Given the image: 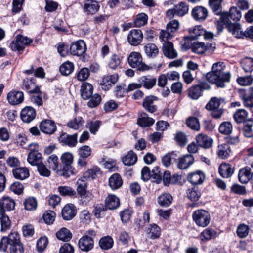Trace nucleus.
Returning <instances> with one entry per match:
<instances>
[{
	"label": "nucleus",
	"mask_w": 253,
	"mask_h": 253,
	"mask_svg": "<svg viewBox=\"0 0 253 253\" xmlns=\"http://www.w3.org/2000/svg\"><path fill=\"white\" fill-rule=\"evenodd\" d=\"M225 65L219 62L213 64L212 71L208 73L206 78L208 82L214 84L217 87L223 88L225 83L230 81L231 75L229 72H224Z\"/></svg>",
	"instance_id": "f257e3e1"
},
{
	"label": "nucleus",
	"mask_w": 253,
	"mask_h": 253,
	"mask_svg": "<svg viewBox=\"0 0 253 253\" xmlns=\"http://www.w3.org/2000/svg\"><path fill=\"white\" fill-rule=\"evenodd\" d=\"M221 98L216 97L210 99L206 105V109L211 112V115L215 119L221 118L223 113V109L219 108L221 104Z\"/></svg>",
	"instance_id": "f03ea898"
},
{
	"label": "nucleus",
	"mask_w": 253,
	"mask_h": 253,
	"mask_svg": "<svg viewBox=\"0 0 253 253\" xmlns=\"http://www.w3.org/2000/svg\"><path fill=\"white\" fill-rule=\"evenodd\" d=\"M192 218L197 225L202 227L207 226L211 220V216L209 212L202 209L194 211Z\"/></svg>",
	"instance_id": "7ed1b4c3"
},
{
	"label": "nucleus",
	"mask_w": 253,
	"mask_h": 253,
	"mask_svg": "<svg viewBox=\"0 0 253 253\" xmlns=\"http://www.w3.org/2000/svg\"><path fill=\"white\" fill-rule=\"evenodd\" d=\"M127 60L129 65L132 68H137L138 70L144 71L150 69L148 65L143 63L142 56L139 52H131L129 54Z\"/></svg>",
	"instance_id": "20e7f679"
},
{
	"label": "nucleus",
	"mask_w": 253,
	"mask_h": 253,
	"mask_svg": "<svg viewBox=\"0 0 253 253\" xmlns=\"http://www.w3.org/2000/svg\"><path fill=\"white\" fill-rule=\"evenodd\" d=\"M20 243V235L16 232H12L8 236H4L1 239L0 251L6 252L9 246Z\"/></svg>",
	"instance_id": "39448f33"
},
{
	"label": "nucleus",
	"mask_w": 253,
	"mask_h": 253,
	"mask_svg": "<svg viewBox=\"0 0 253 253\" xmlns=\"http://www.w3.org/2000/svg\"><path fill=\"white\" fill-rule=\"evenodd\" d=\"M32 40L21 35H17L11 42L10 47L13 51H23L25 46L29 45Z\"/></svg>",
	"instance_id": "423d86ee"
},
{
	"label": "nucleus",
	"mask_w": 253,
	"mask_h": 253,
	"mask_svg": "<svg viewBox=\"0 0 253 253\" xmlns=\"http://www.w3.org/2000/svg\"><path fill=\"white\" fill-rule=\"evenodd\" d=\"M61 160L63 164L62 168V174H74V169L72 168L71 165L73 161V155L69 152L63 153L61 157Z\"/></svg>",
	"instance_id": "0eeeda50"
},
{
	"label": "nucleus",
	"mask_w": 253,
	"mask_h": 253,
	"mask_svg": "<svg viewBox=\"0 0 253 253\" xmlns=\"http://www.w3.org/2000/svg\"><path fill=\"white\" fill-rule=\"evenodd\" d=\"M210 88V86L208 83H201L200 84L192 86L189 89L188 96L191 99L196 100L202 95L204 90H208Z\"/></svg>",
	"instance_id": "6e6552de"
},
{
	"label": "nucleus",
	"mask_w": 253,
	"mask_h": 253,
	"mask_svg": "<svg viewBox=\"0 0 253 253\" xmlns=\"http://www.w3.org/2000/svg\"><path fill=\"white\" fill-rule=\"evenodd\" d=\"M241 12L237 7H231L229 12H224L221 14V18L224 22L239 21L241 18Z\"/></svg>",
	"instance_id": "1a4fd4ad"
},
{
	"label": "nucleus",
	"mask_w": 253,
	"mask_h": 253,
	"mask_svg": "<svg viewBox=\"0 0 253 253\" xmlns=\"http://www.w3.org/2000/svg\"><path fill=\"white\" fill-rule=\"evenodd\" d=\"M143 38V33L140 30L132 29L127 35V41L131 45L137 46L142 42Z\"/></svg>",
	"instance_id": "9d476101"
},
{
	"label": "nucleus",
	"mask_w": 253,
	"mask_h": 253,
	"mask_svg": "<svg viewBox=\"0 0 253 253\" xmlns=\"http://www.w3.org/2000/svg\"><path fill=\"white\" fill-rule=\"evenodd\" d=\"M86 50V44L83 40H79L72 43L70 47V53L74 56H82L85 52Z\"/></svg>",
	"instance_id": "9b49d317"
},
{
	"label": "nucleus",
	"mask_w": 253,
	"mask_h": 253,
	"mask_svg": "<svg viewBox=\"0 0 253 253\" xmlns=\"http://www.w3.org/2000/svg\"><path fill=\"white\" fill-rule=\"evenodd\" d=\"M192 16L197 21L203 22L207 18L208 14L207 9L202 6L194 7L191 12Z\"/></svg>",
	"instance_id": "f8f14e48"
},
{
	"label": "nucleus",
	"mask_w": 253,
	"mask_h": 253,
	"mask_svg": "<svg viewBox=\"0 0 253 253\" xmlns=\"http://www.w3.org/2000/svg\"><path fill=\"white\" fill-rule=\"evenodd\" d=\"M158 98L155 96L150 95L146 97L143 101V107L148 112L153 113L157 110L156 102Z\"/></svg>",
	"instance_id": "ddd939ff"
},
{
	"label": "nucleus",
	"mask_w": 253,
	"mask_h": 253,
	"mask_svg": "<svg viewBox=\"0 0 253 253\" xmlns=\"http://www.w3.org/2000/svg\"><path fill=\"white\" fill-rule=\"evenodd\" d=\"M34 78H26L23 81L22 88L29 93H41L39 87L37 86Z\"/></svg>",
	"instance_id": "4468645a"
},
{
	"label": "nucleus",
	"mask_w": 253,
	"mask_h": 253,
	"mask_svg": "<svg viewBox=\"0 0 253 253\" xmlns=\"http://www.w3.org/2000/svg\"><path fill=\"white\" fill-rule=\"evenodd\" d=\"M78 246L82 251L88 252L93 248L94 241L92 237L84 235L79 240Z\"/></svg>",
	"instance_id": "2eb2a0df"
},
{
	"label": "nucleus",
	"mask_w": 253,
	"mask_h": 253,
	"mask_svg": "<svg viewBox=\"0 0 253 253\" xmlns=\"http://www.w3.org/2000/svg\"><path fill=\"white\" fill-rule=\"evenodd\" d=\"M36 115L35 110L32 107L26 106L21 111L20 117L25 123H30L33 121Z\"/></svg>",
	"instance_id": "dca6fc26"
},
{
	"label": "nucleus",
	"mask_w": 253,
	"mask_h": 253,
	"mask_svg": "<svg viewBox=\"0 0 253 253\" xmlns=\"http://www.w3.org/2000/svg\"><path fill=\"white\" fill-rule=\"evenodd\" d=\"M40 128L44 133L52 134L56 131V126L53 121L45 119L41 122Z\"/></svg>",
	"instance_id": "f3484780"
},
{
	"label": "nucleus",
	"mask_w": 253,
	"mask_h": 253,
	"mask_svg": "<svg viewBox=\"0 0 253 253\" xmlns=\"http://www.w3.org/2000/svg\"><path fill=\"white\" fill-rule=\"evenodd\" d=\"M227 30L236 38H243V31L241 30V25L238 23L231 22H224Z\"/></svg>",
	"instance_id": "a211bd4d"
},
{
	"label": "nucleus",
	"mask_w": 253,
	"mask_h": 253,
	"mask_svg": "<svg viewBox=\"0 0 253 253\" xmlns=\"http://www.w3.org/2000/svg\"><path fill=\"white\" fill-rule=\"evenodd\" d=\"M196 140L198 146L205 149L210 148L213 143L212 138L203 133L198 134L196 137Z\"/></svg>",
	"instance_id": "6ab92c4d"
},
{
	"label": "nucleus",
	"mask_w": 253,
	"mask_h": 253,
	"mask_svg": "<svg viewBox=\"0 0 253 253\" xmlns=\"http://www.w3.org/2000/svg\"><path fill=\"white\" fill-rule=\"evenodd\" d=\"M7 100L11 105L19 104L24 100V94L20 91H10L7 94Z\"/></svg>",
	"instance_id": "aec40b11"
},
{
	"label": "nucleus",
	"mask_w": 253,
	"mask_h": 253,
	"mask_svg": "<svg viewBox=\"0 0 253 253\" xmlns=\"http://www.w3.org/2000/svg\"><path fill=\"white\" fill-rule=\"evenodd\" d=\"M61 214L65 220L72 219L76 214L75 206L72 204L66 205L62 209Z\"/></svg>",
	"instance_id": "412c9836"
},
{
	"label": "nucleus",
	"mask_w": 253,
	"mask_h": 253,
	"mask_svg": "<svg viewBox=\"0 0 253 253\" xmlns=\"http://www.w3.org/2000/svg\"><path fill=\"white\" fill-rule=\"evenodd\" d=\"M164 55L169 59H174L177 57V52L174 49L173 43L170 42H165L163 45Z\"/></svg>",
	"instance_id": "4be33fe9"
},
{
	"label": "nucleus",
	"mask_w": 253,
	"mask_h": 253,
	"mask_svg": "<svg viewBox=\"0 0 253 253\" xmlns=\"http://www.w3.org/2000/svg\"><path fill=\"white\" fill-rule=\"evenodd\" d=\"M194 161V158L191 154H186L179 158L177 167L180 169H186L188 168Z\"/></svg>",
	"instance_id": "5701e85b"
},
{
	"label": "nucleus",
	"mask_w": 253,
	"mask_h": 253,
	"mask_svg": "<svg viewBox=\"0 0 253 253\" xmlns=\"http://www.w3.org/2000/svg\"><path fill=\"white\" fill-rule=\"evenodd\" d=\"M99 3L93 0H86L84 2L83 8L87 14H95L99 9Z\"/></svg>",
	"instance_id": "b1692460"
},
{
	"label": "nucleus",
	"mask_w": 253,
	"mask_h": 253,
	"mask_svg": "<svg viewBox=\"0 0 253 253\" xmlns=\"http://www.w3.org/2000/svg\"><path fill=\"white\" fill-rule=\"evenodd\" d=\"M77 133H75L73 135H67L66 134H63L61 137V142L65 145H68L69 147H75L77 143Z\"/></svg>",
	"instance_id": "393cba45"
},
{
	"label": "nucleus",
	"mask_w": 253,
	"mask_h": 253,
	"mask_svg": "<svg viewBox=\"0 0 253 253\" xmlns=\"http://www.w3.org/2000/svg\"><path fill=\"white\" fill-rule=\"evenodd\" d=\"M138 82L140 86H143L145 88H152L156 83V79L150 76H142L139 78Z\"/></svg>",
	"instance_id": "a878e982"
},
{
	"label": "nucleus",
	"mask_w": 253,
	"mask_h": 253,
	"mask_svg": "<svg viewBox=\"0 0 253 253\" xmlns=\"http://www.w3.org/2000/svg\"><path fill=\"white\" fill-rule=\"evenodd\" d=\"M14 207L15 202L10 197H3L0 201V210H2L4 213L14 209Z\"/></svg>",
	"instance_id": "bb28decb"
},
{
	"label": "nucleus",
	"mask_w": 253,
	"mask_h": 253,
	"mask_svg": "<svg viewBox=\"0 0 253 253\" xmlns=\"http://www.w3.org/2000/svg\"><path fill=\"white\" fill-rule=\"evenodd\" d=\"M155 120L145 113H142L137 119V124L142 127H148L154 124Z\"/></svg>",
	"instance_id": "cd10ccee"
},
{
	"label": "nucleus",
	"mask_w": 253,
	"mask_h": 253,
	"mask_svg": "<svg viewBox=\"0 0 253 253\" xmlns=\"http://www.w3.org/2000/svg\"><path fill=\"white\" fill-rule=\"evenodd\" d=\"M231 150L228 144L223 143L219 145L217 151V154L221 159H226L230 156Z\"/></svg>",
	"instance_id": "c85d7f7f"
},
{
	"label": "nucleus",
	"mask_w": 253,
	"mask_h": 253,
	"mask_svg": "<svg viewBox=\"0 0 253 253\" xmlns=\"http://www.w3.org/2000/svg\"><path fill=\"white\" fill-rule=\"evenodd\" d=\"M93 90V88L91 84L86 82L83 83L81 88L82 98L85 100L89 99L92 95Z\"/></svg>",
	"instance_id": "c756f323"
},
{
	"label": "nucleus",
	"mask_w": 253,
	"mask_h": 253,
	"mask_svg": "<svg viewBox=\"0 0 253 253\" xmlns=\"http://www.w3.org/2000/svg\"><path fill=\"white\" fill-rule=\"evenodd\" d=\"M137 160L136 154L132 151H129L126 155L122 158L123 164L126 166H132L134 165Z\"/></svg>",
	"instance_id": "7c9ffc66"
},
{
	"label": "nucleus",
	"mask_w": 253,
	"mask_h": 253,
	"mask_svg": "<svg viewBox=\"0 0 253 253\" xmlns=\"http://www.w3.org/2000/svg\"><path fill=\"white\" fill-rule=\"evenodd\" d=\"M0 220L1 222V231H6L9 229L11 226V222L9 217L4 213L2 210H0Z\"/></svg>",
	"instance_id": "2f4dec72"
},
{
	"label": "nucleus",
	"mask_w": 253,
	"mask_h": 253,
	"mask_svg": "<svg viewBox=\"0 0 253 253\" xmlns=\"http://www.w3.org/2000/svg\"><path fill=\"white\" fill-rule=\"evenodd\" d=\"M106 207L110 210L117 208L120 205L119 198L114 195H109L105 199Z\"/></svg>",
	"instance_id": "473e14b6"
},
{
	"label": "nucleus",
	"mask_w": 253,
	"mask_h": 253,
	"mask_svg": "<svg viewBox=\"0 0 253 253\" xmlns=\"http://www.w3.org/2000/svg\"><path fill=\"white\" fill-rule=\"evenodd\" d=\"M84 121L82 117H77L73 119L72 120L69 121L67 124V126L70 128L78 130L82 127L84 125Z\"/></svg>",
	"instance_id": "72a5a7b5"
},
{
	"label": "nucleus",
	"mask_w": 253,
	"mask_h": 253,
	"mask_svg": "<svg viewBox=\"0 0 253 253\" xmlns=\"http://www.w3.org/2000/svg\"><path fill=\"white\" fill-rule=\"evenodd\" d=\"M172 197L168 193H164L159 196L158 198L159 204L163 207H168L172 203Z\"/></svg>",
	"instance_id": "f704fd0d"
},
{
	"label": "nucleus",
	"mask_w": 253,
	"mask_h": 253,
	"mask_svg": "<svg viewBox=\"0 0 253 253\" xmlns=\"http://www.w3.org/2000/svg\"><path fill=\"white\" fill-rule=\"evenodd\" d=\"M99 244L102 249L107 250L113 247L114 241L111 236H106L100 239Z\"/></svg>",
	"instance_id": "c9c22d12"
},
{
	"label": "nucleus",
	"mask_w": 253,
	"mask_h": 253,
	"mask_svg": "<svg viewBox=\"0 0 253 253\" xmlns=\"http://www.w3.org/2000/svg\"><path fill=\"white\" fill-rule=\"evenodd\" d=\"M123 184L120 175H112L109 179V185L113 190L119 188Z\"/></svg>",
	"instance_id": "e433bc0d"
},
{
	"label": "nucleus",
	"mask_w": 253,
	"mask_h": 253,
	"mask_svg": "<svg viewBox=\"0 0 253 253\" xmlns=\"http://www.w3.org/2000/svg\"><path fill=\"white\" fill-rule=\"evenodd\" d=\"M243 131L246 137L250 138L253 136V119L248 120L245 122Z\"/></svg>",
	"instance_id": "4c0bfd02"
},
{
	"label": "nucleus",
	"mask_w": 253,
	"mask_h": 253,
	"mask_svg": "<svg viewBox=\"0 0 253 253\" xmlns=\"http://www.w3.org/2000/svg\"><path fill=\"white\" fill-rule=\"evenodd\" d=\"M56 235L59 240L67 242L69 241L72 237L70 230L65 227L62 228L57 232Z\"/></svg>",
	"instance_id": "58836bf2"
},
{
	"label": "nucleus",
	"mask_w": 253,
	"mask_h": 253,
	"mask_svg": "<svg viewBox=\"0 0 253 253\" xmlns=\"http://www.w3.org/2000/svg\"><path fill=\"white\" fill-rule=\"evenodd\" d=\"M145 54L149 57H156L159 52L158 48L154 43H148L144 47Z\"/></svg>",
	"instance_id": "ea45409f"
},
{
	"label": "nucleus",
	"mask_w": 253,
	"mask_h": 253,
	"mask_svg": "<svg viewBox=\"0 0 253 253\" xmlns=\"http://www.w3.org/2000/svg\"><path fill=\"white\" fill-rule=\"evenodd\" d=\"M249 232V226L244 223L240 224L236 229V234L240 238H245L247 237Z\"/></svg>",
	"instance_id": "a19ab883"
},
{
	"label": "nucleus",
	"mask_w": 253,
	"mask_h": 253,
	"mask_svg": "<svg viewBox=\"0 0 253 253\" xmlns=\"http://www.w3.org/2000/svg\"><path fill=\"white\" fill-rule=\"evenodd\" d=\"M248 117L247 111L243 109L237 110L234 114V118L237 123H244Z\"/></svg>",
	"instance_id": "79ce46f5"
},
{
	"label": "nucleus",
	"mask_w": 253,
	"mask_h": 253,
	"mask_svg": "<svg viewBox=\"0 0 253 253\" xmlns=\"http://www.w3.org/2000/svg\"><path fill=\"white\" fill-rule=\"evenodd\" d=\"M42 154L40 153H29L27 161L32 166H36L42 162Z\"/></svg>",
	"instance_id": "37998d69"
},
{
	"label": "nucleus",
	"mask_w": 253,
	"mask_h": 253,
	"mask_svg": "<svg viewBox=\"0 0 253 253\" xmlns=\"http://www.w3.org/2000/svg\"><path fill=\"white\" fill-rule=\"evenodd\" d=\"M217 236V232L216 231L211 228H207L205 229L201 233V240L202 241L205 240H209L212 238H215Z\"/></svg>",
	"instance_id": "c03bdc74"
},
{
	"label": "nucleus",
	"mask_w": 253,
	"mask_h": 253,
	"mask_svg": "<svg viewBox=\"0 0 253 253\" xmlns=\"http://www.w3.org/2000/svg\"><path fill=\"white\" fill-rule=\"evenodd\" d=\"M191 48L193 52L198 54H203L206 51V44L203 42H193Z\"/></svg>",
	"instance_id": "a18cd8bd"
},
{
	"label": "nucleus",
	"mask_w": 253,
	"mask_h": 253,
	"mask_svg": "<svg viewBox=\"0 0 253 253\" xmlns=\"http://www.w3.org/2000/svg\"><path fill=\"white\" fill-rule=\"evenodd\" d=\"M148 234L152 239L158 238L161 235L160 228L155 224H151L148 228Z\"/></svg>",
	"instance_id": "49530a36"
},
{
	"label": "nucleus",
	"mask_w": 253,
	"mask_h": 253,
	"mask_svg": "<svg viewBox=\"0 0 253 253\" xmlns=\"http://www.w3.org/2000/svg\"><path fill=\"white\" fill-rule=\"evenodd\" d=\"M121 63V59L120 56L116 54L112 55L108 62V66L110 69L115 70L118 68Z\"/></svg>",
	"instance_id": "de8ad7c7"
},
{
	"label": "nucleus",
	"mask_w": 253,
	"mask_h": 253,
	"mask_svg": "<svg viewBox=\"0 0 253 253\" xmlns=\"http://www.w3.org/2000/svg\"><path fill=\"white\" fill-rule=\"evenodd\" d=\"M74 69L73 63L67 61L63 63L60 67V72L62 75L67 76L72 73Z\"/></svg>",
	"instance_id": "09e8293b"
},
{
	"label": "nucleus",
	"mask_w": 253,
	"mask_h": 253,
	"mask_svg": "<svg viewBox=\"0 0 253 253\" xmlns=\"http://www.w3.org/2000/svg\"><path fill=\"white\" fill-rule=\"evenodd\" d=\"M48 163L49 165L50 169H52L53 170L56 172H58L60 170L58 158L55 155H51L48 159Z\"/></svg>",
	"instance_id": "8fccbe9b"
},
{
	"label": "nucleus",
	"mask_w": 253,
	"mask_h": 253,
	"mask_svg": "<svg viewBox=\"0 0 253 253\" xmlns=\"http://www.w3.org/2000/svg\"><path fill=\"white\" fill-rule=\"evenodd\" d=\"M176 16L182 17L187 13L189 10L188 5L185 2H181L175 6Z\"/></svg>",
	"instance_id": "3c124183"
},
{
	"label": "nucleus",
	"mask_w": 253,
	"mask_h": 253,
	"mask_svg": "<svg viewBox=\"0 0 253 253\" xmlns=\"http://www.w3.org/2000/svg\"><path fill=\"white\" fill-rule=\"evenodd\" d=\"M104 168L108 169V172H120L119 167L117 166L116 162L114 160H109L104 162Z\"/></svg>",
	"instance_id": "603ef678"
},
{
	"label": "nucleus",
	"mask_w": 253,
	"mask_h": 253,
	"mask_svg": "<svg viewBox=\"0 0 253 253\" xmlns=\"http://www.w3.org/2000/svg\"><path fill=\"white\" fill-rule=\"evenodd\" d=\"M222 0H209V3L211 8L215 14L221 15V3Z\"/></svg>",
	"instance_id": "864d4df0"
},
{
	"label": "nucleus",
	"mask_w": 253,
	"mask_h": 253,
	"mask_svg": "<svg viewBox=\"0 0 253 253\" xmlns=\"http://www.w3.org/2000/svg\"><path fill=\"white\" fill-rule=\"evenodd\" d=\"M233 129L231 123L229 122L222 123L219 127V131L223 134L228 135L231 133Z\"/></svg>",
	"instance_id": "5fc2aeb1"
},
{
	"label": "nucleus",
	"mask_w": 253,
	"mask_h": 253,
	"mask_svg": "<svg viewBox=\"0 0 253 253\" xmlns=\"http://www.w3.org/2000/svg\"><path fill=\"white\" fill-rule=\"evenodd\" d=\"M187 196L191 201H196L200 197L201 193L198 188L194 187L187 190Z\"/></svg>",
	"instance_id": "6e6d98bb"
},
{
	"label": "nucleus",
	"mask_w": 253,
	"mask_h": 253,
	"mask_svg": "<svg viewBox=\"0 0 253 253\" xmlns=\"http://www.w3.org/2000/svg\"><path fill=\"white\" fill-rule=\"evenodd\" d=\"M101 124V122L100 121H89L87 122L86 127L89 129L91 133L95 134L98 131Z\"/></svg>",
	"instance_id": "4d7b16f0"
},
{
	"label": "nucleus",
	"mask_w": 253,
	"mask_h": 253,
	"mask_svg": "<svg viewBox=\"0 0 253 253\" xmlns=\"http://www.w3.org/2000/svg\"><path fill=\"white\" fill-rule=\"evenodd\" d=\"M148 21V16L144 13L138 14L134 21V24L136 27H139L145 25Z\"/></svg>",
	"instance_id": "13d9d810"
},
{
	"label": "nucleus",
	"mask_w": 253,
	"mask_h": 253,
	"mask_svg": "<svg viewBox=\"0 0 253 253\" xmlns=\"http://www.w3.org/2000/svg\"><path fill=\"white\" fill-rule=\"evenodd\" d=\"M218 171L219 174H233L234 168L230 164L223 163L219 166Z\"/></svg>",
	"instance_id": "bf43d9fd"
},
{
	"label": "nucleus",
	"mask_w": 253,
	"mask_h": 253,
	"mask_svg": "<svg viewBox=\"0 0 253 253\" xmlns=\"http://www.w3.org/2000/svg\"><path fill=\"white\" fill-rule=\"evenodd\" d=\"M242 67L246 73H250L253 71V59L246 58L242 62Z\"/></svg>",
	"instance_id": "052dcab7"
},
{
	"label": "nucleus",
	"mask_w": 253,
	"mask_h": 253,
	"mask_svg": "<svg viewBox=\"0 0 253 253\" xmlns=\"http://www.w3.org/2000/svg\"><path fill=\"white\" fill-rule=\"evenodd\" d=\"M24 204L25 209L28 211L35 210L37 206V201L33 197H30L26 199Z\"/></svg>",
	"instance_id": "680f3d73"
},
{
	"label": "nucleus",
	"mask_w": 253,
	"mask_h": 253,
	"mask_svg": "<svg viewBox=\"0 0 253 253\" xmlns=\"http://www.w3.org/2000/svg\"><path fill=\"white\" fill-rule=\"evenodd\" d=\"M187 125L191 129L195 130L200 129V124L198 119L196 117H189L186 120Z\"/></svg>",
	"instance_id": "e2e57ef3"
},
{
	"label": "nucleus",
	"mask_w": 253,
	"mask_h": 253,
	"mask_svg": "<svg viewBox=\"0 0 253 253\" xmlns=\"http://www.w3.org/2000/svg\"><path fill=\"white\" fill-rule=\"evenodd\" d=\"M92 150L88 145H84L78 149L79 157L87 158L91 155Z\"/></svg>",
	"instance_id": "0e129e2a"
},
{
	"label": "nucleus",
	"mask_w": 253,
	"mask_h": 253,
	"mask_svg": "<svg viewBox=\"0 0 253 253\" xmlns=\"http://www.w3.org/2000/svg\"><path fill=\"white\" fill-rule=\"evenodd\" d=\"M188 180L193 185L199 184L204 180V175H188Z\"/></svg>",
	"instance_id": "69168bd1"
},
{
	"label": "nucleus",
	"mask_w": 253,
	"mask_h": 253,
	"mask_svg": "<svg viewBox=\"0 0 253 253\" xmlns=\"http://www.w3.org/2000/svg\"><path fill=\"white\" fill-rule=\"evenodd\" d=\"M89 75V69L87 68H82L78 72L77 78L79 81H84L88 78Z\"/></svg>",
	"instance_id": "338daca9"
},
{
	"label": "nucleus",
	"mask_w": 253,
	"mask_h": 253,
	"mask_svg": "<svg viewBox=\"0 0 253 253\" xmlns=\"http://www.w3.org/2000/svg\"><path fill=\"white\" fill-rule=\"evenodd\" d=\"M176 156L177 155L174 152L166 154L162 159L163 165L167 167L169 166L171 164L172 160L174 159Z\"/></svg>",
	"instance_id": "774afa93"
}]
</instances>
